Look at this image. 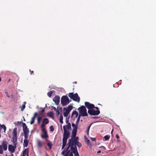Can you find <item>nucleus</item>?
Wrapping results in <instances>:
<instances>
[{"label":"nucleus","mask_w":156,"mask_h":156,"mask_svg":"<svg viewBox=\"0 0 156 156\" xmlns=\"http://www.w3.org/2000/svg\"><path fill=\"white\" fill-rule=\"evenodd\" d=\"M38 114L37 113L35 112L34 113V115L32 117L31 120L30 122V124H32L34 122L35 117Z\"/></svg>","instance_id":"nucleus-17"},{"label":"nucleus","mask_w":156,"mask_h":156,"mask_svg":"<svg viewBox=\"0 0 156 156\" xmlns=\"http://www.w3.org/2000/svg\"><path fill=\"white\" fill-rule=\"evenodd\" d=\"M16 130H17V128H14V129L12 131V133L13 134V136L17 137Z\"/></svg>","instance_id":"nucleus-20"},{"label":"nucleus","mask_w":156,"mask_h":156,"mask_svg":"<svg viewBox=\"0 0 156 156\" xmlns=\"http://www.w3.org/2000/svg\"><path fill=\"white\" fill-rule=\"evenodd\" d=\"M53 100L56 105H58L60 101V97L58 96H55L53 99Z\"/></svg>","instance_id":"nucleus-13"},{"label":"nucleus","mask_w":156,"mask_h":156,"mask_svg":"<svg viewBox=\"0 0 156 156\" xmlns=\"http://www.w3.org/2000/svg\"><path fill=\"white\" fill-rule=\"evenodd\" d=\"M46 126V124H45L44 122H43L41 126V128H44V126Z\"/></svg>","instance_id":"nucleus-35"},{"label":"nucleus","mask_w":156,"mask_h":156,"mask_svg":"<svg viewBox=\"0 0 156 156\" xmlns=\"http://www.w3.org/2000/svg\"><path fill=\"white\" fill-rule=\"evenodd\" d=\"M63 117L62 115H60V116L59 122L61 123H63Z\"/></svg>","instance_id":"nucleus-29"},{"label":"nucleus","mask_w":156,"mask_h":156,"mask_svg":"<svg viewBox=\"0 0 156 156\" xmlns=\"http://www.w3.org/2000/svg\"><path fill=\"white\" fill-rule=\"evenodd\" d=\"M44 109H42V110L41 111V112H42V113H43V112H44Z\"/></svg>","instance_id":"nucleus-52"},{"label":"nucleus","mask_w":156,"mask_h":156,"mask_svg":"<svg viewBox=\"0 0 156 156\" xmlns=\"http://www.w3.org/2000/svg\"><path fill=\"white\" fill-rule=\"evenodd\" d=\"M5 94H6V96L7 97H8L9 98L10 97L9 96V95L8 94V92L7 91L5 92Z\"/></svg>","instance_id":"nucleus-48"},{"label":"nucleus","mask_w":156,"mask_h":156,"mask_svg":"<svg viewBox=\"0 0 156 156\" xmlns=\"http://www.w3.org/2000/svg\"><path fill=\"white\" fill-rule=\"evenodd\" d=\"M43 122H44L46 124H48L49 122L47 118L44 119Z\"/></svg>","instance_id":"nucleus-31"},{"label":"nucleus","mask_w":156,"mask_h":156,"mask_svg":"<svg viewBox=\"0 0 156 156\" xmlns=\"http://www.w3.org/2000/svg\"><path fill=\"white\" fill-rule=\"evenodd\" d=\"M17 137L12 136V143L15 147V148H16V145L17 144Z\"/></svg>","instance_id":"nucleus-16"},{"label":"nucleus","mask_w":156,"mask_h":156,"mask_svg":"<svg viewBox=\"0 0 156 156\" xmlns=\"http://www.w3.org/2000/svg\"><path fill=\"white\" fill-rule=\"evenodd\" d=\"M25 108V104L22 105V107L21 108V110L23 111Z\"/></svg>","instance_id":"nucleus-40"},{"label":"nucleus","mask_w":156,"mask_h":156,"mask_svg":"<svg viewBox=\"0 0 156 156\" xmlns=\"http://www.w3.org/2000/svg\"><path fill=\"white\" fill-rule=\"evenodd\" d=\"M1 78L0 77V82H1Z\"/></svg>","instance_id":"nucleus-57"},{"label":"nucleus","mask_w":156,"mask_h":156,"mask_svg":"<svg viewBox=\"0 0 156 156\" xmlns=\"http://www.w3.org/2000/svg\"><path fill=\"white\" fill-rule=\"evenodd\" d=\"M51 107L53 108V109H54L55 111L57 110L55 107L52 106Z\"/></svg>","instance_id":"nucleus-51"},{"label":"nucleus","mask_w":156,"mask_h":156,"mask_svg":"<svg viewBox=\"0 0 156 156\" xmlns=\"http://www.w3.org/2000/svg\"><path fill=\"white\" fill-rule=\"evenodd\" d=\"M88 113L91 115H99L100 113L99 110H95L93 108L91 110H88Z\"/></svg>","instance_id":"nucleus-9"},{"label":"nucleus","mask_w":156,"mask_h":156,"mask_svg":"<svg viewBox=\"0 0 156 156\" xmlns=\"http://www.w3.org/2000/svg\"><path fill=\"white\" fill-rule=\"evenodd\" d=\"M110 137V136L109 135H106L105 136H104V138L105 139V141L108 140L109 139ZM103 140L105 141L104 140Z\"/></svg>","instance_id":"nucleus-28"},{"label":"nucleus","mask_w":156,"mask_h":156,"mask_svg":"<svg viewBox=\"0 0 156 156\" xmlns=\"http://www.w3.org/2000/svg\"><path fill=\"white\" fill-rule=\"evenodd\" d=\"M55 111L56 112V113H57V115H59V111L58 110H57Z\"/></svg>","instance_id":"nucleus-45"},{"label":"nucleus","mask_w":156,"mask_h":156,"mask_svg":"<svg viewBox=\"0 0 156 156\" xmlns=\"http://www.w3.org/2000/svg\"><path fill=\"white\" fill-rule=\"evenodd\" d=\"M42 118L41 116H38L37 118V123L38 124H40V122L41 120V119Z\"/></svg>","instance_id":"nucleus-32"},{"label":"nucleus","mask_w":156,"mask_h":156,"mask_svg":"<svg viewBox=\"0 0 156 156\" xmlns=\"http://www.w3.org/2000/svg\"><path fill=\"white\" fill-rule=\"evenodd\" d=\"M23 128L24 133H29V129L25 123H23Z\"/></svg>","instance_id":"nucleus-12"},{"label":"nucleus","mask_w":156,"mask_h":156,"mask_svg":"<svg viewBox=\"0 0 156 156\" xmlns=\"http://www.w3.org/2000/svg\"><path fill=\"white\" fill-rule=\"evenodd\" d=\"M75 115V117L77 118L78 116V113L77 112H76V111H73L72 114V115Z\"/></svg>","instance_id":"nucleus-25"},{"label":"nucleus","mask_w":156,"mask_h":156,"mask_svg":"<svg viewBox=\"0 0 156 156\" xmlns=\"http://www.w3.org/2000/svg\"><path fill=\"white\" fill-rule=\"evenodd\" d=\"M115 137H116L117 139H119V135H117H117H116Z\"/></svg>","instance_id":"nucleus-49"},{"label":"nucleus","mask_w":156,"mask_h":156,"mask_svg":"<svg viewBox=\"0 0 156 156\" xmlns=\"http://www.w3.org/2000/svg\"><path fill=\"white\" fill-rule=\"evenodd\" d=\"M101 152V151H99L97 152V153H100Z\"/></svg>","instance_id":"nucleus-54"},{"label":"nucleus","mask_w":156,"mask_h":156,"mask_svg":"<svg viewBox=\"0 0 156 156\" xmlns=\"http://www.w3.org/2000/svg\"><path fill=\"white\" fill-rule=\"evenodd\" d=\"M41 137L43 138H47L48 137V136L47 133H46V134H44V135H42L41 136Z\"/></svg>","instance_id":"nucleus-33"},{"label":"nucleus","mask_w":156,"mask_h":156,"mask_svg":"<svg viewBox=\"0 0 156 156\" xmlns=\"http://www.w3.org/2000/svg\"><path fill=\"white\" fill-rule=\"evenodd\" d=\"M2 129H3L4 130V132H5L6 130V127L4 125H1L0 124V131Z\"/></svg>","instance_id":"nucleus-21"},{"label":"nucleus","mask_w":156,"mask_h":156,"mask_svg":"<svg viewBox=\"0 0 156 156\" xmlns=\"http://www.w3.org/2000/svg\"><path fill=\"white\" fill-rule=\"evenodd\" d=\"M47 115L48 116L52 117L53 116V112H50L47 113Z\"/></svg>","instance_id":"nucleus-30"},{"label":"nucleus","mask_w":156,"mask_h":156,"mask_svg":"<svg viewBox=\"0 0 156 156\" xmlns=\"http://www.w3.org/2000/svg\"><path fill=\"white\" fill-rule=\"evenodd\" d=\"M8 142L6 140L3 141L2 143V147L4 151H6L7 149Z\"/></svg>","instance_id":"nucleus-14"},{"label":"nucleus","mask_w":156,"mask_h":156,"mask_svg":"<svg viewBox=\"0 0 156 156\" xmlns=\"http://www.w3.org/2000/svg\"><path fill=\"white\" fill-rule=\"evenodd\" d=\"M66 123H68V124L66 126H63V129L64 130V131H66V133H70L69 131V129H71V125L70 123L68 122V121L66 120Z\"/></svg>","instance_id":"nucleus-8"},{"label":"nucleus","mask_w":156,"mask_h":156,"mask_svg":"<svg viewBox=\"0 0 156 156\" xmlns=\"http://www.w3.org/2000/svg\"><path fill=\"white\" fill-rule=\"evenodd\" d=\"M24 103H25H25H26V102H24Z\"/></svg>","instance_id":"nucleus-58"},{"label":"nucleus","mask_w":156,"mask_h":156,"mask_svg":"<svg viewBox=\"0 0 156 156\" xmlns=\"http://www.w3.org/2000/svg\"><path fill=\"white\" fill-rule=\"evenodd\" d=\"M72 125L73 128L72 132V136L74 137L76 136V132L78 127V124H77L76 123V124H75L74 123H72Z\"/></svg>","instance_id":"nucleus-7"},{"label":"nucleus","mask_w":156,"mask_h":156,"mask_svg":"<svg viewBox=\"0 0 156 156\" xmlns=\"http://www.w3.org/2000/svg\"><path fill=\"white\" fill-rule=\"evenodd\" d=\"M66 151H67V152H66V155H64V153L65 152L64 151H63L62 152V154L63 155H64V156H68V155H69V153L70 152V150H67V149H66Z\"/></svg>","instance_id":"nucleus-23"},{"label":"nucleus","mask_w":156,"mask_h":156,"mask_svg":"<svg viewBox=\"0 0 156 156\" xmlns=\"http://www.w3.org/2000/svg\"><path fill=\"white\" fill-rule=\"evenodd\" d=\"M91 124L90 125H89L88 128H87V134H88V133H89V129H90V126H91Z\"/></svg>","instance_id":"nucleus-39"},{"label":"nucleus","mask_w":156,"mask_h":156,"mask_svg":"<svg viewBox=\"0 0 156 156\" xmlns=\"http://www.w3.org/2000/svg\"><path fill=\"white\" fill-rule=\"evenodd\" d=\"M113 131V129H112V131H111V133H112Z\"/></svg>","instance_id":"nucleus-56"},{"label":"nucleus","mask_w":156,"mask_h":156,"mask_svg":"<svg viewBox=\"0 0 156 156\" xmlns=\"http://www.w3.org/2000/svg\"><path fill=\"white\" fill-rule=\"evenodd\" d=\"M91 140L92 141H95L96 140V138H92V137H91Z\"/></svg>","instance_id":"nucleus-46"},{"label":"nucleus","mask_w":156,"mask_h":156,"mask_svg":"<svg viewBox=\"0 0 156 156\" xmlns=\"http://www.w3.org/2000/svg\"><path fill=\"white\" fill-rule=\"evenodd\" d=\"M68 96L72 99L73 101L78 102H79L80 101V98L77 93L74 94L73 93H70L68 94Z\"/></svg>","instance_id":"nucleus-2"},{"label":"nucleus","mask_w":156,"mask_h":156,"mask_svg":"<svg viewBox=\"0 0 156 156\" xmlns=\"http://www.w3.org/2000/svg\"><path fill=\"white\" fill-rule=\"evenodd\" d=\"M61 103L63 106L68 104L70 102L69 98L66 95L63 96L61 98Z\"/></svg>","instance_id":"nucleus-4"},{"label":"nucleus","mask_w":156,"mask_h":156,"mask_svg":"<svg viewBox=\"0 0 156 156\" xmlns=\"http://www.w3.org/2000/svg\"><path fill=\"white\" fill-rule=\"evenodd\" d=\"M24 140H29L28 139V133H24Z\"/></svg>","instance_id":"nucleus-26"},{"label":"nucleus","mask_w":156,"mask_h":156,"mask_svg":"<svg viewBox=\"0 0 156 156\" xmlns=\"http://www.w3.org/2000/svg\"><path fill=\"white\" fill-rule=\"evenodd\" d=\"M85 142H86V143H87V144L88 145L89 144V143H90V141L88 139H87V140H86V141Z\"/></svg>","instance_id":"nucleus-44"},{"label":"nucleus","mask_w":156,"mask_h":156,"mask_svg":"<svg viewBox=\"0 0 156 156\" xmlns=\"http://www.w3.org/2000/svg\"><path fill=\"white\" fill-rule=\"evenodd\" d=\"M30 72V74L31 75L34 73L33 71H31L30 69L29 70Z\"/></svg>","instance_id":"nucleus-47"},{"label":"nucleus","mask_w":156,"mask_h":156,"mask_svg":"<svg viewBox=\"0 0 156 156\" xmlns=\"http://www.w3.org/2000/svg\"><path fill=\"white\" fill-rule=\"evenodd\" d=\"M73 107L72 106L69 105L67 108H63V111H65V112L63 113V115L64 117H67L70 111L73 109Z\"/></svg>","instance_id":"nucleus-6"},{"label":"nucleus","mask_w":156,"mask_h":156,"mask_svg":"<svg viewBox=\"0 0 156 156\" xmlns=\"http://www.w3.org/2000/svg\"><path fill=\"white\" fill-rule=\"evenodd\" d=\"M37 146L38 147H41L42 146V145L41 141L39 140H38L37 141Z\"/></svg>","instance_id":"nucleus-24"},{"label":"nucleus","mask_w":156,"mask_h":156,"mask_svg":"<svg viewBox=\"0 0 156 156\" xmlns=\"http://www.w3.org/2000/svg\"><path fill=\"white\" fill-rule=\"evenodd\" d=\"M15 146L12 145H9L8 149L9 151L13 152H14L15 150Z\"/></svg>","instance_id":"nucleus-15"},{"label":"nucleus","mask_w":156,"mask_h":156,"mask_svg":"<svg viewBox=\"0 0 156 156\" xmlns=\"http://www.w3.org/2000/svg\"><path fill=\"white\" fill-rule=\"evenodd\" d=\"M48 142L47 145L49 147V149H51L52 148V145L50 141H48Z\"/></svg>","instance_id":"nucleus-22"},{"label":"nucleus","mask_w":156,"mask_h":156,"mask_svg":"<svg viewBox=\"0 0 156 156\" xmlns=\"http://www.w3.org/2000/svg\"><path fill=\"white\" fill-rule=\"evenodd\" d=\"M70 150L71 151V152L69 153V156H73V150L71 149V147H70Z\"/></svg>","instance_id":"nucleus-38"},{"label":"nucleus","mask_w":156,"mask_h":156,"mask_svg":"<svg viewBox=\"0 0 156 156\" xmlns=\"http://www.w3.org/2000/svg\"><path fill=\"white\" fill-rule=\"evenodd\" d=\"M29 140H24L23 145L24 147H27L28 144Z\"/></svg>","instance_id":"nucleus-19"},{"label":"nucleus","mask_w":156,"mask_h":156,"mask_svg":"<svg viewBox=\"0 0 156 156\" xmlns=\"http://www.w3.org/2000/svg\"><path fill=\"white\" fill-rule=\"evenodd\" d=\"M71 145H72V146L70 147H71V149L73 150V152H78L76 147V145H77L79 148H80L82 146L81 144L79 142H78L77 143L74 144V145H73V143H72Z\"/></svg>","instance_id":"nucleus-5"},{"label":"nucleus","mask_w":156,"mask_h":156,"mask_svg":"<svg viewBox=\"0 0 156 156\" xmlns=\"http://www.w3.org/2000/svg\"><path fill=\"white\" fill-rule=\"evenodd\" d=\"M66 144V143H62V149H63L65 147Z\"/></svg>","instance_id":"nucleus-43"},{"label":"nucleus","mask_w":156,"mask_h":156,"mask_svg":"<svg viewBox=\"0 0 156 156\" xmlns=\"http://www.w3.org/2000/svg\"><path fill=\"white\" fill-rule=\"evenodd\" d=\"M73 153L74 154V156H80L79 155V154H78V152H73Z\"/></svg>","instance_id":"nucleus-42"},{"label":"nucleus","mask_w":156,"mask_h":156,"mask_svg":"<svg viewBox=\"0 0 156 156\" xmlns=\"http://www.w3.org/2000/svg\"><path fill=\"white\" fill-rule=\"evenodd\" d=\"M94 108H96V109H97V110H99V108L98 107H95L94 106Z\"/></svg>","instance_id":"nucleus-50"},{"label":"nucleus","mask_w":156,"mask_h":156,"mask_svg":"<svg viewBox=\"0 0 156 156\" xmlns=\"http://www.w3.org/2000/svg\"><path fill=\"white\" fill-rule=\"evenodd\" d=\"M85 105L87 108L88 109V110H91L94 107V105L90 104L88 102H85Z\"/></svg>","instance_id":"nucleus-11"},{"label":"nucleus","mask_w":156,"mask_h":156,"mask_svg":"<svg viewBox=\"0 0 156 156\" xmlns=\"http://www.w3.org/2000/svg\"><path fill=\"white\" fill-rule=\"evenodd\" d=\"M80 115H79L78 116V118H77V119L76 121V124H78V123H79V121H80Z\"/></svg>","instance_id":"nucleus-34"},{"label":"nucleus","mask_w":156,"mask_h":156,"mask_svg":"<svg viewBox=\"0 0 156 156\" xmlns=\"http://www.w3.org/2000/svg\"><path fill=\"white\" fill-rule=\"evenodd\" d=\"M53 91H54L53 90V91H50L48 92L47 93L48 96L49 97H51V95H52V93H53Z\"/></svg>","instance_id":"nucleus-27"},{"label":"nucleus","mask_w":156,"mask_h":156,"mask_svg":"<svg viewBox=\"0 0 156 156\" xmlns=\"http://www.w3.org/2000/svg\"><path fill=\"white\" fill-rule=\"evenodd\" d=\"M3 153V151L2 149V145H0V154H2Z\"/></svg>","instance_id":"nucleus-37"},{"label":"nucleus","mask_w":156,"mask_h":156,"mask_svg":"<svg viewBox=\"0 0 156 156\" xmlns=\"http://www.w3.org/2000/svg\"><path fill=\"white\" fill-rule=\"evenodd\" d=\"M50 128L51 131L52 132L54 130V128L52 126H50Z\"/></svg>","instance_id":"nucleus-41"},{"label":"nucleus","mask_w":156,"mask_h":156,"mask_svg":"<svg viewBox=\"0 0 156 156\" xmlns=\"http://www.w3.org/2000/svg\"><path fill=\"white\" fill-rule=\"evenodd\" d=\"M71 138L70 139H69V142L68 143L67 145H68V147L67 148V150L69 149V148L72 146V145H71V144L72 143H73V145L77 143L78 141V137H76V136L73 137L72 136V135L71 136Z\"/></svg>","instance_id":"nucleus-1"},{"label":"nucleus","mask_w":156,"mask_h":156,"mask_svg":"<svg viewBox=\"0 0 156 156\" xmlns=\"http://www.w3.org/2000/svg\"><path fill=\"white\" fill-rule=\"evenodd\" d=\"M78 109L79 110V115L82 116H87L88 114L87 112V109L86 107L83 105L79 108Z\"/></svg>","instance_id":"nucleus-3"},{"label":"nucleus","mask_w":156,"mask_h":156,"mask_svg":"<svg viewBox=\"0 0 156 156\" xmlns=\"http://www.w3.org/2000/svg\"><path fill=\"white\" fill-rule=\"evenodd\" d=\"M41 129H42V132H43L44 133V134H46V133H47V131L45 130V129L44 128Z\"/></svg>","instance_id":"nucleus-36"},{"label":"nucleus","mask_w":156,"mask_h":156,"mask_svg":"<svg viewBox=\"0 0 156 156\" xmlns=\"http://www.w3.org/2000/svg\"><path fill=\"white\" fill-rule=\"evenodd\" d=\"M1 134H0V138L1 137Z\"/></svg>","instance_id":"nucleus-59"},{"label":"nucleus","mask_w":156,"mask_h":156,"mask_svg":"<svg viewBox=\"0 0 156 156\" xmlns=\"http://www.w3.org/2000/svg\"><path fill=\"white\" fill-rule=\"evenodd\" d=\"M21 155L22 156H28V149H25L23 151V154Z\"/></svg>","instance_id":"nucleus-18"},{"label":"nucleus","mask_w":156,"mask_h":156,"mask_svg":"<svg viewBox=\"0 0 156 156\" xmlns=\"http://www.w3.org/2000/svg\"><path fill=\"white\" fill-rule=\"evenodd\" d=\"M69 135L70 133H66V131H64L62 139V143L66 144L67 140L68 137L69 136Z\"/></svg>","instance_id":"nucleus-10"},{"label":"nucleus","mask_w":156,"mask_h":156,"mask_svg":"<svg viewBox=\"0 0 156 156\" xmlns=\"http://www.w3.org/2000/svg\"><path fill=\"white\" fill-rule=\"evenodd\" d=\"M11 81V79H9L8 80V82H9L10 81Z\"/></svg>","instance_id":"nucleus-53"},{"label":"nucleus","mask_w":156,"mask_h":156,"mask_svg":"<svg viewBox=\"0 0 156 156\" xmlns=\"http://www.w3.org/2000/svg\"><path fill=\"white\" fill-rule=\"evenodd\" d=\"M6 156H7V155H6ZM13 156V154H12L11 155H10V156Z\"/></svg>","instance_id":"nucleus-55"}]
</instances>
